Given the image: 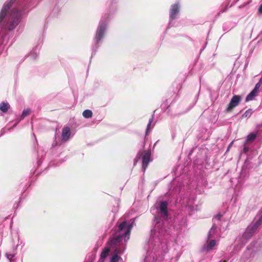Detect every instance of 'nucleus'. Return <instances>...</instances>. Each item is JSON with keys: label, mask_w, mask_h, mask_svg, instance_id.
<instances>
[{"label": "nucleus", "mask_w": 262, "mask_h": 262, "mask_svg": "<svg viewBox=\"0 0 262 262\" xmlns=\"http://www.w3.org/2000/svg\"><path fill=\"white\" fill-rule=\"evenodd\" d=\"M256 134L252 133L248 135L246 139V143L253 142L256 137Z\"/></svg>", "instance_id": "nucleus-16"}, {"label": "nucleus", "mask_w": 262, "mask_h": 262, "mask_svg": "<svg viewBox=\"0 0 262 262\" xmlns=\"http://www.w3.org/2000/svg\"><path fill=\"white\" fill-rule=\"evenodd\" d=\"M223 262H227V260H223Z\"/></svg>", "instance_id": "nucleus-29"}, {"label": "nucleus", "mask_w": 262, "mask_h": 262, "mask_svg": "<svg viewBox=\"0 0 262 262\" xmlns=\"http://www.w3.org/2000/svg\"><path fill=\"white\" fill-rule=\"evenodd\" d=\"M82 115L85 118H90L93 116V113L90 110H85L83 112Z\"/></svg>", "instance_id": "nucleus-17"}, {"label": "nucleus", "mask_w": 262, "mask_h": 262, "mask_svg": "<svg viewBox=\"0 0 262 262\" xmlns=\"http://www.w3.org/2000/svg\"><path fill=\"white\" fill-rule=\"evenodd\" d=\"M222 215L221 214H218L215 216V219H216L217 220H220L222 217Z\"/></svg>", "instance_id": "nucleus-24"}, {"label": "nucleus", "mask_w": 262, "mask_h": 262, "mask_svg": "<svg viewBox=\"0 0 262 262\" xmlns=\"http://www.w3.org/2000/svg\"><path fill=\"white\" fill-rule=\"evenodd\" d=\"M111 248L108 246L107 247L105 248L102 251L101 254H100V260H101L100 262H103L104 259L108 255V253L110 252Z\"/></svg>", "instance_id": "nucleus-12"}, {"label": "nucleus", "mask_w": 262, "mask_h": 262, "mask_svg": "<svg viewBox=\"0 0 262 262\" xmlns=\"http://www.w3.org/2000/svg\"><path fill=\"white\" fill-rule=\"evenodd\" d=\"M260 86V82H258L256 84L254 89L253 90L254 91H255L256 93L258 94L259 92V89Z\"/></svg>", "instance_id": "nucleus-19"}, {"label": "nucleus", "mask_w": 262, "mask_h": 262, "mask_svg": "<svg viewBox=\"0 0 262 262\" xmlns=\"http://www.w3.org/2000/svg\"><path fill=\"white\" fill-rule=\"evenodd\" d=\"M10 106L7 102H2L0 103V110L3 113H6L10 108Z\"/></svg>", "instance_id": "nucleus-14"}, {"label": "nucleus", "mask_w": 262, "mask_h": 262, "mask_svg": "<svg viewBox=\"0 0 262 262\" xmlns=\"http://www.w3.org/2000/svg\"><path fill=\"white\" fill-rule=\"evenodd\" d=\"M20 12L15 8H13L7 18L5 27L9 30H13L19 22Z\"/></svg>", "instance_id": "nucleus-2"}, {"label": "nucleus", "mask_w": 262, "mask_h": 262, "mask_svg": "<svg viewBox=\"0 0 262 262\" xmlns=\"http://www.w3.org/2000/svg\"><path fill=\"white\" fill-rule=\"evenodd\" d=\"M259 227V226H258L256 223H255L252 226L247 228V233H248L250 236H252L256 233V231Z\"/></svg>", "instance_id": "nucleus-11"}, {"label": "nucleus", "mask_w": 262, "mask_h": 262, "mask_svg": "<svg viewBox=\"0 0 262 262\" xmlns=\"http://www.w3.org/2000/svg\"><path fill=\"white\" fill-rule=\"evenodd\" d=\"M152 121V119H150L149 120V122H148V123L147 124V129H146V134H147V132H148V128H149V127L151 125Z\"/></svg>", "instance_id": "nucleus-23"}, {"label": "nucleus", "mask_w": 262, "mask_h": 262, "mask_svg": "<svg viewBox=\"0 0 262 262\" xmlns=\"http://www.w3.org/2000/svg\"><path fill=\"white\" fill-rule=\"evenodd\" d=\"M106 30V25H100L97 31L96 35V42L98 43L103 37Z\"/></svg>", "instance_id": "nucleus-5"}, {"label": "nucleus", "mask_w": 262, "mask_h": 262, "mask_svg": "<svg viewBox=\"0 0 262 262\" xmlns=\"http://www.w3.org/2000/svg\"><path fill=\"white\" fill-rule=\"evenodd\" d=\"M70 129L69 127H65L62 129L61 137L62 140L65 141L68 140L70 136Z\"/></svg>", "instance_id": "nucleus-10"}, {"label": "nucleus", "mask_w": 262, "mask_h": 262, "mask_svg": "<svg viewBox=\"0 0 262 262\" xmlns=\"http://www.w3.org/2000/svg\"><path fill=\"white\" fill-rule=\"evenodd\" d=\"M258 226H260L262 224V215L260 217L258 221L256 222V223Z\"/></svg>", "instance_id": "nucleus-22"}, {"label": "nucleus", "mask_w": 262, "mask_h": 262, "mask_svg": "<svg viewBox=\"0 0 262 262\" xmlns=\"http://www.w3.org/2000/svg\"><path fill=\"white\" fill-rule=\"evenodd\" d=\"M215 229H216V226L215 225H213L212 227H211V230Z\"/></svg>", "instance_id": "nucleus-28"}, {"label": "nucleus", "mask_w": 262, "mask_h": 262, "mask_svg": "<svg viewBox=\"0 0 262 262\" xmlns=\"http://www.w3.org/2000/svg\"><path fill=\"white\" fill-rule=\"evenodd\" d=\"M258 93H256L255 91L252 90L246 97L245 101L246 102L251 101L253 100L256 96H257Z\"/></svg>", "instance_id": "nucleus-15"}, {"label": "nucleus", "mask_w": 262, "mask_h": 262, "mask_svg": "<svg viewBox=\"0 0 262 262\" xmlns=\"http://www.w3.org/2000/svg\"><path fill=\"white\" fill-rule=\"evenodd\" d=\"M6 256L7 257V258L9 260L10 262H11L12 259L14 257V255L7 253L6 254Z\"/></svg>", "instance_id": "nucleus-21"}, {"label": "nucleus", "mask_w": 262, "mask_h": 262, "mask_svg": "<svg viewBox=\"0 0 262 262\" xmlns=\"http://www.w3.org/2000/svg\"><path fill=\"white\" fill-rule=\"evenodd\" d=\"M180 9V6L178 4L172 5L171 7L170 12V18L171 19H174L177 14L178 13Z\"/></svg>", "instance_id": "nucleus-8"}, {"label": "nucleus", "mask_w": 262, "mask_h": 262, "mask_svg": "<svg viewBox=\"0 0 262 262\" xmlns=\"http://www.w3.org/2000/svg\"><path fill=\"white\" fill-rule=\"evenodd\" d=\"M167 206L168 203L166 201H162L160 203L159 209L162 213L163 216L165 220H167L168 216Z\"/></svg>", "instance_id": "nucleus-6"}, {"label": "nucleus", "mask_w": 262, "mask_h": 262, "mask_svg": "<svg viewBox=\"0 0 262 262\" xmlns=\"http://www.w3.org/2000/svg\"><path fill=\"white\" fill-rule=\"evenodd\" d=\"M233 143V141H232L230 144L229 145L228 147V148H227V151H228L229 150V149L231 148V147L232 146V144Z\"/></svg>", "instance_id": "nucleus-26"}, {"label": "nucleus", "mask_w": 262, "mask_h": 262, "mask_svg": "<svg viewBox=\"0 0 262 262\" xmlns=\"http://www.w3.org/2000/svg\"><path fill=\"white\" fill-rule=\"evenodd\" d=\"M29 114H30V110H25L23 112L22 116L23 117H26L27 115H28Z\"/></svg>", "instance_id": "nucleus-20"}, {"label": "nucleus", "mask_w": 262, "mask_h": 262, "mask_svg": "<svg viewBox=\"0 0 262 262\" xmlns=\"http://www.w3.org/2000/svg\"><path fill=\"white\" fill-rule=\"evenodd\" d=\"M258 11L260 13H262V4L259 6V9H258Z\"/></svg>", "instance_id": "nucleus-27"}, {"label": "nucleus", "mask_w": 262, "mask_h": 262, "mask_svg": "<svg viewBox=\"0 0 262 262\" xmlns=\"http://www.w3.org/2000/svg\"><path fill=\"white\" fill-rule=\"evenodd\" d=\"M249 150V148L248 147L245 146L244 148V152L246 153Z\"/></svg>", "instance_id": "nucleus-25"}, {"label": "nucleus", "mask_w": 262, "mask_h": 262, "mask_svg": "<svg viewBox=\"0 0 262 262\" xmlns=\"http://www.w3.org/2000/svg\"><path fill=\"white\" fill-rule=\"evenodd\" d=\"M252 114V111L251 109L247 110L245 113L243 115V117L245 118L250 117Z\"/></svg>", "instance_id": "nucleus-18"}, {"label": "nucleus", "mask_w": 262, "mask_h": 262, "mask_svg": "<svg viewBox=\"0 0 262 262\" xmlns=\"http://www.w3.org/2000/svg\"><path fill=\"white\" fill-rule=\"evenodd\" d=\"M15 0H10L9 2L5 4L3 8L2 9L1 13H0V24L4 20V18L6 17L7 11L10 9V8L12 6V5L15 2Z\"/></svg>", "instance_id": "nucleus-4"}, {"label": "nucleus", "mask_w": 262, "mask_h": 262, "mask_svg": "<svg viewBox=\"0 0 262 262\" xmlns=\"http://www.w3.org/2000/svg\"><path fill=\"white\" fill-rule=\"evenodd\" d=\"M133 227V223L127 224L126 221H123L118 226V230L115 234L110 238L107 243V245L112 249L114 252L118 249L124 252L125 249V246L122 242V238L124 237L125 243H127L129 239L131 230Z\"/></svg>", "instance_id": "nucleus-1"}, {"label": "nucleus", "mask_w": 262, "mask_h": 262, "mask_svg": "<svg viewBox=\"0 0 262 262\" xmlns=\"http://www.w3.org/2000/svg\"><path fill=\"white\" fill-rule=\"evenodd\" d=\"M242 97L239 95H234L231 98L227 107L226 109V112H230L234 108L236 107L241 102Z\"/></svg>", "instance_id": "nucleus-3"}, {"label": "nucleus", "mask_w": 262, "mask_h": 262, "mask_svg": "<svg viewBox=\"0 0 262 262\" xmlns=\"http://www.w3.org/2000/svg\"><path fill=\"white\" fill-rule=\"evenodd\" d=\"M215 245L216 241L214 239H211L208 243L207 245L204 246V249L206 251H209L212 249Z\"/></svg>", "instance_id": "nucleus-13"}, {"label": "nucleus", "mask_w": 262, "mask_h": 262, "mask_svg": "<svg viewBox=\"0 0 262 262\" xmlns=\"http://www.w3.org/2000/svg\"><path fill=\"white\" fill-rule=\"evenodd\" d=\"M123 252L118 249L116 250V252L114 253L110 262H123V259L119 256V254H122Z\"/></svg>", "instance_id": "nucleus-9"}, {"label": "nucleus", "mask_w": 262, "mask_h": 262, "mask_svg": "<svg viewBox=\"0 0 262 262\" xmlns=\"http://www.w3.org/2000/svg\"><path fill=\"white\" fill-rule=\"evenodd\" d=\"M150 161V152L149 151H145L142 157V168L145 171Z\"/></svg>", "instance_id": "nucleus-7"}]
</instances>
